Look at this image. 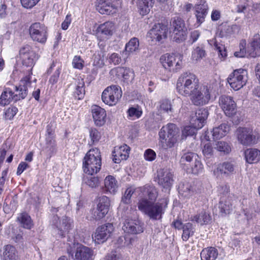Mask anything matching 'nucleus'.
<instances>
[{
    "instance_id": "obj_1",
    "label": "nucleus",
    "mask_w": 260,
    "mask_h": 260,
    "mask_svg": "<svg viewBox=\"0 0 260 260\" xmlns=\"http://www.w3.org/2000/svg\"><path fill=\"white\" fill-rule=\"evenodd\" d=\"M167 205L166 199L161 202L154 203L149 201L145 198H141L138 203V208L150 219L158 220L161 218Z\"/></svg>"
},
{
    "instance_id": "obj_2",
    "label": "nucleus",
    "mask_w": 260,
    "mask_h": 260,
    "mask_svg": "<svg viewBox=\"0 0 260 260\" xmlns=\"http://www.w3.org/2000/svg\"><path fill=\"white\" fill-rule=\"evenodd\" d=\"M180 167L188 173L198 174L202 172L203 167L199 155L193 152L183 150L180 153Z\"/></svg>"
},
{
    "instance_id": "obj_3",
    "label": "nucleus",
    "mask_w": 260,
    "mask_h": 260,
    "mask_svg": "<svg viewBox=\"0 0 260 260\" xmlns=\"http://www.w3.org/2000/svg\"><path fill=\"white\" fill-rule=\"evenodd\" d=\"M200 86H201L197 77L193 74L187 73L181 74L176 84L177 91L180 94L186 96H189Z\"/></svg>"
},
{
    "instance_id": "obj_4",
    "label": "nucleus",
    "mask_w": 260,
    "mask_h": 260,
    "mask_svg": "<svg viewBox=\"0 0 260 260\" xmlns=\"http://www.w3.org/2000/svg\"><path fill=\"white\" fill-rule=\"evenodd\" d=\"M179 133V128L173 123L162 126L159 132L160 147L164 149L173 147L177 142Z\"/></svg>"
},
{
    "instance_id": "obj_5",
    "label": "nucleus",
    "mask_w": 260,
    "mask_h": 260,
    "mask_svg": "<svg viewBox=\"0 0 260 260\" xmlns=\"http://www.w3.org/2000/svg\"><path fill=\"white\" fill-rule=\"evenodd\" d=\"M101 153L98 148L90 149L84 158L83 171L88 175H93L101 168Z\"/></svg>"
},
{
    "instance_id": "obj_6",
    "label": "nucleus",
    "mask_w": 260,
    "mask_h": 260,
    "mask_svg": "<svg viewBox=\"0 0 260 260\" xmlns=\"http://www.w3.org/2000/svg\"><path fill=\"white\" fill-rule=\"evenodd\" d=\"M170 33L174 42L179 43L184 41L187 36V29L184 20L178 17L172 18L170 22Z\"/></svg>"
},
{
    "instance_id": "obj_7",
    "label": "nucleus",
    "mask_w": 260,
    "mask_h": 260,
    "mask_svg": "<svg viewBox=\"0 0 260 260\" xmlns=\"http://www.w3.org/2000/svg\"><path fill=\"white\" fill-rule=\"evenodd\" d=\"M235 135L238 141L244 146H251L256 144L259 140L258 134L248 127H239Z\"/></svg>"
},
{
    "instance_id": "obj_8",
    "label": "nucleus",
    "mask_w": 260,
    "mask_h": 260,
    "mask_svg": "<svg viewBox=\"0 0 260 260\" xmlns=\"http://www.w3.org/2000/svg\"><path fill=\"white\" fill-rule=\"evenodd\" d=\"M212 90V87L210 84H204L200 86L189 95L191 102L196 106L206 105L210 100Z\"/></svg>"
},
{
    "instance_id": "obj_9",
    "label": "nucleus",
    "mask_w": 260,
    "mask_h": 260,
    "mask_svg": "<svg viewBox=\"0 0 260 260\" xmlns=\"http://www.w3.org/2000/svg\"><path fill=\"white\" fill-rule=\"evenodd\" d=\"M182 55L166 53L161 56L159 60L162 67L170 72H177L182 68Z\"/></svg>"
},
{
    "instance_id": "obj_10",
    "label": "nucleus",
    "mask_w": 260,
    "mask_h": 260,
    "mask_svg": "<svg viewBox=\"0 0 260 260\" xmlns=\"http://www.w3.org/2000/svg\"><path fill=\"white\" fill-rule=\"evenodd\" d=\"M248 80V72L243 69L235 70L231 73L228 82L231 87L235 90H238L245 86Z\"/></svg>"
},
{
    "instance_id": "obj_11",
    "label": "nucleus",
    "mask_w": 260,
    "mask_h": 260,
    "mask_svg": "<svg viewBox=\"0 0 260 260\" xmlns=\"http://www.w3.org/2000/svg\"><path fill=\"white\" fill-rule=\"evenodd\" d=\"M122 91L118 86L113 85L107 87L102 94V101L112 106L115 105L122 96Z\"/></svg>"
},
{
    "instance_id": "obj_12",
    "label": "nucleus",
    "mask_w": 260,
    "mask_h": 260,
    "mask_svg": "<svg viewBox=\"0 0 260 260\" xmlns=\"http://www.w3.org/2000/svg\"><path fill=\"white\" fill-rule=\"evenodd\" d=\"M75 250V256L77 260H93V251L86 246L77 243L74 244L73 247L68 248V254L72 257L73 256Z\"/></svg>"
},
{
    "instance_id": "obj_13",
    "label": "nucleus",
    "mask_w": 260,
    "mask_h": 260,
    "mask_svg": "<svg viewBox=\"0 0 260 260\" xmlns=\"http://www.w3.org/2000/svg\"><path fill=\"white\" fill-rule=\"evenodd\" d=\"M47 27L39 22L32 24L29 27V35L34 41L44 44L47 39Z\"/></svg>"
},
{
    "instance_id": "obj_14",
    "label": "nucleus",
    "mask_w": 260,
    "mask_h": 260,
    "mask_svg": "<svg viewBox=\"0 0 260 260\" xmlns=\"http://www.w3.org/2000/svg\"><path fill=\"white\" fill-rule=\"evenodd\" d=\"M173 173L170 169H162L157 171L156 180L159 186L163 188V191L169 192L173 183Z\"/></svg>"
},
{
    "instance_id": "obj_15",
    "label": "nucleus",
    "mask_w": 260,
    "mask_h": 260,
    "mask_svg": "<svg viewBox=\"0 0 260 260\" xmlns=\"http://www.w3.org/2000/svg\"><path fill=\"white\" fill-rule=\"evenodd\" d=\"M168 34L167 26L162 23L155 24L147 34V38L152 42L162 43L167 38Z\"/></svg>"
},
{
    "instance_id": "obj_16",
    "label": "nucleus",
    "mask_w": 260,
    "mask_h": 260,
    "mask_svg": "<svg viewBox=\"0 0 260 260\" xmlns=\"http://www.w3.org/2000/svg\"><path fill=\"white\" fill-rule=\"evenodd\" d=\"M219 105L228 117L234 116L237 112V105L231 96L222 95L219 99Z\"/></svg>"
},
{
    "instance_id": "obj_17",
    "label": "nucleus",
    "mask_w": 260,
    "mask_h": 260,
    "mask_svg": "<svg viewBox=\"0 0 260 260\" xmlns=\"http://www.w3.org/2000/svg\"><path fill=\"white\" fill-rule=\"evenodd\" d=\"M113 230V225L111 223L102 225L96 229L92 235V239L98 244L103 243L110 237Z\"/></svg>"
},
{
    "instance_id": "obj_18",
    "label": "nucleus",
    "mask_w": 260,
    "mask_h": 260,
    "mask_svg": "<svg viewBox=\"0 0 260 260\" xmlns=\"http://www.w3.org/2000/svg\"><path fill=\"white\" fill-rule=\"evenodd\" d=\"M20 55L22 59L23 65L27 67L32 68L37 59L35 52L28 45H26L21 48Z\"/></svg>"
},
{
    "instance_id": "obj_19",
    "label": "nucleus",
    "mask_w": 260,
    "mask_h": 260,
    "mask_svg": "<svg viewBox=\"0 0 260 260\" xmlns=\"http://www.w3.org/2000/svg\"><path fill=\"white\" fill-rule=\"evenodd\" d=\"M235 169V163L232 161H225L218 165L214 170V175L219 178L228 177L233 174Z\"/></svg>"
},
{
    "instance_id": "obj_20",
    "label": "nucleus",
    "mask_w": 260,
    "mask_h": 260,
    "mask_svg": "<svg viewBox=\"0 0 260 260\" xmlns=\"http://www.w3.org/2000/svg\"><path fill=\"white\" fill-rule=\"evenodd\" d=\"M208 115V110L206 109H201L198 110L194 116L190 119V124L195 128L200 129L204 125Z\"/></svg>"
},
{
    "instance_id": "obj_21",
    "label": "nucleus",
    "mask_w": 260,
    "mask_h": 260,
    "mask_svg": "<svg viewBox=\"0 0 260 260\" xmlns=\"http://www.w3.org/2000/svg\"><path fill=\"white\" fill-rule=\"evenodd\" d=\"M122 230L125 233L131 234H140L143 231L139 221L129 218L125 220Z\"/></svg>"
},
{
    "instance_id": "obj_22",
    "label": "nucleus",
    "mask_w": 260,
    "mask_h": 260,
    "mask_svg": "<svg viewBox=\"0 0 260 260\" xmlns=\"http://www.w3.org/2000/svg\"><path fill=\"white\" fill-rule=\"evenodd\" d=\"M130 148L127 145L116 146L113 151V161L115 163H119L121 160H126L128 156Z\"/></svg>"
},
{
    "instance_id": "obj_23",
    "label": "nucleus",
    "mask_w": 260,
    "mask_h": 260,
    "mask_svg": "<svg viewBox=\"0 0 260 260\" xmlns=\"http://www.w3.org/2000/svg\"><path fill=\"white\" fill-rule=\"evenodd\" d=\"M92 117L96 125L101 126L106 122V113L104 109L94 105L91 107Z\"/></svg>"
},
{
    "instance_id": "obj_24",
    "label": "nucleus",
    "mask_w": 260,
    "mask_h": 260,
    "mask_svg": "<svg viewBox=\"0 0 260 260\" xmlns=\"http://www.w3.org/2000/svg\"><path fill=\"white\" fill-rule=\"evenodd\" d=\"M139 189L142 194V198H145L151 202L155 201L158 197L157 189L153 185L146 184L139 187Z\"/></svg>"
},
{
    "instance_id": "obj_25",
    "label": "nucleus",
    "mask_w": 260,
    "mask_h": 260,
    "mask_svg": "<svg viewBox=\"0 0 260 260\" xmlns=\"http://www.w3.org/2000/svg\"><path fill=\"white\" fill-rule=\"evenodd\" d=\"M116 30L115 23L112 21H106L98 27L97 33L106 38L112 36Z\"/></svg>"
},
{
    "instance_id": "obj_26",
    "label": "nucleus",
    "mask_w": 260,
    "mask_h": 260,
    "mask_svg": "<svg viewBox=\"0 0 260 260\" xmlns=\"http://www.w3.org/2000/svg\"><path fill=\"white\" fill-rule=\"evenodd\" d=\"M58 231V235L60 237H64L72 227V221L70 218L66 216L62 217L59 222L56 223Z\"/></svg>"
},
{
    "instance_id": "obj_27",
    "label": "nucleus",
    "mask_w": 260,
    "mask_h": 260,
    "mask_svg": "<svg viewBox=\"0 0 260 260\" xmlns=\"http://www.w3.org/2000/svg\"><path fill=\"white\" fill-rule=\"evenodd\" d=\"M110 74L111 76H116L119 79L122 77L126 80L134 78L133 71L129 68L124 67L114 68L110 71Z\"/></svg>"
},
{
    "instance_id": "obj_28",
    "label": "nucleus",
    "mask_w": 260,
    "mask_h": 260,
    "mask_svg": "<svg viewBox=\"0 0 260 260\" xmlns=\"http://www.w3.org/2000/svg\"><path fill=\"white\" fill-rule=\"evenodd\" d=\"M248 55L251 57L260 56V36L257 34L254 35L252 42L247 50Z\"/></svg>"
},
{
    "instance_id": "obj_29",
    "label": "nucleus",
    "mask_w": 260,
    "mask_h": 260,
    "mask_svg": "<svg viewBox=\"0 0 260 260\" xmlns=\"http://www.w3.org/2000/svg\"><path fill=\"white\" fill-rule=\"evenodd\" d=\"M178 191L181 196L188 198L194 194L196 190L190 183L184 182L179 185Z\"/></svg>"
},
{
    "instance_id": "obj_30",
    "label": "nucleus",
    "mask_w": 260,
    "mask_h": 260,
    "mask_svg": "<svg viewBox=\"0 0 260 260\" xmlns=\"http://www.w3.org/2000/svg\"><path fill=\"white\" fill-rule=\"evenodd\" d=\"M245 157L249 164L256 163L260 160V151L255 148H249L245 151Z\"/></svg>"
},
{
    "instance_id": "obj_31",
    "label": "nucleus",
    "mask_w": 260,
    "mask_h": 260,
    "mask_svg": "<svg viewBox=\"0 0 260 260\" xmlns=\"http://www.w3.org/2000/svg\"><path fill=\"white\" fill-rule=\"evenodd\" d=\"M2 258L3 260H17L18 256L15 247L11 245L5 246Z\"/></svg>"
},
{
    "instance_id": "obj_32",
    "label": "nucleus",
    "mask_w": 260,
    "mask_h": 260,
    "mask_svg": "<svg viewBox=\"0 0 260 260\" xmlns=\"http://www.w3.org/2000/svg\"><path fill=\"white\" fill-rule=\"evenodd\" d=\"M115 7L110 3L104 0H99L96 10L102 14L110 15L114 12Z\"/></svg>"
},
{
    "instance_id": "obj_33",
    "label": "nucleus",
    "mask_w": 260,
    "mask_h": 260,
    "mask_svg": "<svg viewBox=\"0 0 260 260\" xmlns=\"http://www.w3.org/2000/svg\"><path fill=\"white\" fill-rule=\"evenodd\" d=\"M230 130L229 126L225 124H221L219 126L213 128L211 131L213 138L214 139H219L225 136Z\"/></svg>"
},
{
    "instance_id": "obj_34",
    "label": "nucleus",
    "mask_w": 260,
    "mask_h": 260,
    "mask_svg": "<svg viewBox=\"0 0 260 260\" xmlns=\"http://www.w3.org/2000/svg\"><path fill=\"white\" fill-rule=\"evenodd\" d=\"M218 255L217 249L212 247L205 248L201 252L202 260H215Z\"/></svg>"
},
{
    "instance_id": "obj_35",
    "label": "nucleus",
    "mask_w": 260,
    "mask_h": 260,
    "mask_svg": "<svg viewBox=\"0 0 260 260\" xmlns=\"http://www.w3.org/2000/svg\"><path fill=\"white\" fill-rule=\"evenodd\" d=\"M14 92L9 88H5L0 96V105L5 106L14 101Z\"/></svg>"
},
{
    "instance_id": "obj_36",
    "label": "nucleus",
    "mask_w": 260,
    "mask_h": 260,
    "mask_svg": "<svg viewBox=\"0 0 260 260\" xmlns=\"http://www.w3.org/2000/svg\"><path fill=\"white\" fill-rule=\"evenodd\" d=\"M105 191L114 194L117 189V182L112 176H107L104 181Z\"/></svg>"
},
{
    "instance_id": "obj_37",
    "label": "nucleus",
    "mask_w": 260,
    "mask_h": 260,
    "mask_svg": "<svg viewBox=\"0 0 260 260\" xmlns=\"http://www.w3.org/2000/svg\"><path fill=\"white\" fill-rule=\"evenodd\" d=\"M74 96L78 100L82 99L85 94V84L83 79H78L75 82Z\"/></svg>"
},
{
    "instance_id": "obj_38",
    "label": "nucleus",
    "mask_w": 260,
    "mask_h": 260,
    "mask_svg": "<svg viewBox=\"0 0 260 260\" xmlns=\"http://www.w3.org/2000/svg\"><path fill=\"white\" fill-rule=\"evenodd\" d=\"M219 208L222 214H229L233 209V204L230 199L221 198L219 204Z\"/></svg>"
},
{
    "instance_id": "obj_39",
    "label": "nucleus",
    "mask_w": 260,
    "mask_h": 260,
    "mask_svg": "<svg viewBox=\"0 0 260 260\" xmlns=\"http://www.w3.org/2000/svg\"><path fill=\"white\" fill-rule=\"evenodd\" d=\"M191 221H195L201 225L207 223L211 219L210 215L205 211L190 217Z\"/></svg>"
},
{
    "instance_id": "obj_40",
    "label": "nucleus",
    "mask_w": 260,
    "mask_h": 260,
    "mask_svg": "<svg viewBox=\"0 0 260 260\" xmlns=\"http://www.w3.org/2000/svg\"><path fill=\"white\" fill-rule=\"evenodd\" d=\"M139 40L136 38H133L126 44L125 50L123 53H125V55H127V53H131L136 52L139 50Z\"/></svg>"
},
{
    "instance_id": "obj_41",
    "label": "nucleus",
    "mask_w": 260,
    "mask_h": 260,
    "mask_svg": "<svg viewBox=\"0 0 260 260\" xmlns=\"http://www.w3.org/2000/svg\"><path fill=\"white\" fill-rule=\"evenodd\" d=\"M154 0H139V8L140 14L144 15L148 13L152 7Z\"/></svg>"
},
{
    "instance_id": "obj_42",
    "label": "nucleus",
    "mask_w": 260,
    "mask_h": 260,
    "mask_svg": "<svg viewBox=\"0 0 260 260\" xmlns=\"http://www.w3.org/2000/svg\"><path fill=\"white\" fill-rule=\"evenodd\" d=\"M83 181L85 184L92 188L98 187L101 182L100 179L98 177L88 174L84 176Z\"/></svg>"
},
{
    "instance_id": "obj_43",
    "label": "nucleus",
    "mask_w": 260,
    "mask_h": 260,
    "mask_svg": "<svg viewBox=\"0 0 260 260\" xmlns=\"http://www.w3.org/2000/svg\"><path fill=\"white\" fill-rule=\"evenodd\" d=\"M97 203L96 207L98 209H102L104 212L108 213L110 205L109 199L105 196H102L97 199Z\"/></svg>"
},
{
    "instance_id": "obj_44",
    "label": "nucleus",
    "mask_w": 260,
    "mask_h": 260,
    "mask_svg": "<svg viewBox=\"0 0 260 260\" xmlns=\"http://www.w3.org/2000/svg\"><path fill=\"white\" fill-rule=\"evenodd\" d=\"M22 226L27 229H30L32 226V222L29 215L26 213H22L17 217Z\"/></svg>"
},
{
    "instance_id": "obj_45",
    "label": "nucleus",
    "mask_w": 260,
    "mask_h": 260,
    "mask_svg": "<svg viewBox=\"0 0 260 260\" xmlns=\"http://www.w3.org/2000/svg\"><path fill=\"white\" fill-rule=\"evenodd\" d=\"M182 230L183 234L182 235V238L183 241H186L193 234L192 224L190 222L186 223L183 225Z\"/></svg>"
},
{
    "instance_id": "obj_46",
    "label": "nucleus",
    "mask_w": 260,
    "mask_h": 260,
    "mask_svg": "<svg viewBox=\"0 0 260 260\" xmlns=\"http://www.w3.org/2000/svg\"><path fill=\"white\" fill-rule=\"evenodd\" d=\"M15 92H14V101L16 102L21 99H24L27 95L28 92L24 88H22L20 85L15 87Z\"/></svg>"
},
{
    "instance_id": "obj_47",
    "label": "nucleus",
    "mask_w": 260,
    "mask_h": 260,
    "mask_svg": "<svg viewBox=\"0 0 260 260\" xmlns=\"http://www.w3.org/2000/svg\"><path fill=\"white\" fill-rule=\"evenodd\" d=\"M206 52L202 48L198 46L192 52L191 58L193 60L198 61L205 57Z\"/></svg>"
},
{
    "instance_id": "obj_48",
    "label": "nucleus",
    "mask_w": 260,
    "mask_h": 260,
    "mask_svg": "<svg viewBox=\"0 0 260 260\" xmlns=\"http://www.w3.org/2000/svg\"><path fill=\"white\" fill-rule=\"evenodd\" d=\"M218 151L228 154L231 151L230 145L224 141H217L215 147Z\"/></svg>"
},
{
    "instance_id": "obj_49",
    "label": "nucleus",
    "mask_w": 260,
    "mask_h": 260,
    "mask_svg": "<svg viewBox=\"0 0 260 260\" xmlns=\"http://www.w3.org/2000/svg\"><path fill=\"white\" fill-rule=\"evenodd\" d=\"M246 42L245 40H242L239 44V51H236L234 55L237 57H244L248 55L247 51L246 49Z\"/></svg>"
},
{
    "instance_id": "obj_50",
    "label": "nucleus",
    "mask_w": 260,
    "mask_h": 260,
    "mask_svg": "<svg viewBox=\"0 0 260 260\" xmlns=\"http://www.w3.org/2000/svg\"><path fill=\"white\" fill-rule=\"evenodd\" d=\"M89 136L90 138L91 145H93L98 143L101 137L100 132L95 128H90L89 130Z\"/></svg>"
},
{
    "instance_id": "obj_51",
    "label": "nucleus",
    "mask_w": 260,
    "mask_h": 260,
    "mask_svg": "<svg viewBox=\"0 0 260 260\" xmlns=\"http://www.w3.org/2000/svg\"><path fill=\"white\" fill-rule=\"evenodd\" d=\"M135 191V188L134 187L131 186L128 187L125 191L124 196L122 198L121 201L125 204H128L130 203L131 199L132 194Z\"/></svg>"
},
{
    "instance_id": "obj_52",
    "label": "nucleus",
    "mask_w": 260,
    "mask_h": 260,
    "mask_svg": "<svg viewBox=\"0 0 260 260\" xmlns=\"http://www.w3.org/2000/svg\"><path fill=\"white\" fill-rule=\"evenodd\" d=\"M107 214L104 212L102 209H98L97 207L91 211V218L95 220H99L104 218Z\"/></svg>"
},
{
    "instance_id": "obj_53",
    "label": "nucleus",
    "mask_w": 260,
    "mask_h": 260,
    "mask_svg": "<svg viewBox=\"0 0 260 260\" xmlns=\"http://www.w3.org/2000/svg\"><path fill=\"white\" fill-rule=\"evenodd\" d=\"M203 154L206 158H210L213 154V150L210 142H208L204 145L202 149Z\"/></svg>"
},
{
    "instance_id": "obj_54",
    "label": "nucleus",
    "mask_w": 260,
    "mask_h": 260,
    "mask_svg": "<svg viewBox=\"0 0 260 260\" xmlns=\"http://www.w3.org/2000/svg\"><path fill=\"white\" fill-rule=\"evenodd\" d=\"M31 75L29 74L28 76H26L25 77L23 78L20 81L19 85L22 88H24L27 91L28 88L30 86L31 84Z\"/></svg>"
},
{
    "instance_id": "obj_55",
    "label": "nucleus",
    "mask_w": 260,
    "mask_h": 260,
    "mask_svg": "<svg viewBox=\"0 0 260 260\" xmlns=\"http://www.w3.org/2000/svg\"><path fill=\"white\" fill-rule=\"evenodd\" d=\"M84 61L79 56H75L73 60L72 64L74 68L79 70L84 67Z\"/></svg>"
},
{
    "instance_id": "obj_56",
    "label": "nucleus",
    "mask_w": 260,
    "mask_h": 260,
    "mask_svg": "<svg viewBox=\"0 0 260 260\" xmlns=\"http://www.w3.org/2000/svg\"><path fill=\"white\" fill-rule=\"evenodd\" d=\"M127 112L129 117H135L136 118L140 117L142 113V111L141 110L135 107L129 108Z\"/></svg>"
},
{
    "instance_id": "obj_57",
    "label": "nucleus",
    "mask_w": 260,
    "mask_h": 260,
    "mask_svg": "<svg viewBox=\"0 0 260 260\" xmlns=\"http://www.w3.org/2000/svg\"><path fill=\"white\" fill-rule=\"evenodd\" d=\"M18 112V109L15 106L10 107L5 112L6 118L8 119H12Z\"/></svg>"
},
{
    "instance_id": "obj_58",
    "label": "nucleus",
    "mask_w": 260,
    "mask_h": 260,
    "mask_svg": "<svg viewBox=\"0 0 260 260\" xmlns=\"http://www.w3.org/2000/svg\"><path fill=\"white\" fill-rule=\"evenodd\" d=\"M109 61L110 63H113L114 65H117L121 63V58L116 53H113L109 56Z\"/></svg>"
},
{
    "instance_id": "obj_59",
    "label": "nucleus",
    "mask_w": 260,
    "mask_h": 260,
    "mask_svg": "<svg viewBox=\"0 0 260 260\" xmlns=\"http://www.w3.org/2000/svg\"><path fill=\"white\" fill-rule=\"evenodd\" d=\"M44 151L47 157L50 158L57 152L56 145L46 146V147Z\"/></svg>"
},
{
    "instance_id": "obj_60",
    "label": "nucleus",
    "mask_w": 260,
    "mask_h": 260,
    "mask_svg": "<svg viewBox=\"0 0 260 260\" xmlns=\"http://www.w3.org/2000/svg\"><path fill=\"white\" fill-rule=\"evenodd\" d=\"M196 129H198L195 128L192 125L191 126H186L182 131V135L185 137L193 136L196 133Z\"/></svg>"
},
{
    "instance_id": "obj_61",
    "label": "nucleus",
    "mask_w": 260,
    "mask_h": 260,
    "mask_svg": "<svg viewBox=\"0 0 260 260\" xmlns=\"http://www.w3.org/2000/svg\"><path fill=\"white\" fill-rule=\"evenodd\" d=\"M40 0H20L22 6L26 8H31Z\"/></svg>"
},
{
    "instance_id": "obj_62",
    "label": "nucleus",
    "mask_w": 260,
    "mask_h": 260,
    "mask_svg": "<svg viewBox=\"0 0 260 260\" xmlns=\"http://www.w3.org/2000/svg\"><path fill=\"white\" fill-rule=\"evenodd\" d=\"M144 156L146 160L152 161L156 158V153L153 150L148 149L145 151Z\"/></svg>"
},
{
    "instance_id": "obj_63",
    "label": "nucleus",
    "mask_w": 260,
    "mask_h": 260,
    "mask_svg": "<svg viewBox=\"0 0 260 260\" xmlns=\"http://www.w3.org/2000/svg\"><path fill=\"white\" fill-rule=\"evenodd\" d=\"M105 260H121V257L119 253L112 251L105 256Z\"/></svg>"
},
{
    "instance_id": "obj_64",
    "label": "nucleus",
    "mask_w": 260,
    "mask_h": 260,
    "mask_svg": "<svg viewBox=\"0 0 260 260\" xmlns=\"http://www.w3.org/2000/svg\"><path fill=\"white\" fill-rule=\"evenodd\" d=\"M241 29L239 25L234 24L229 26L227 28V32L229 34H238Z\"/></svg>"
}]
</instances>
